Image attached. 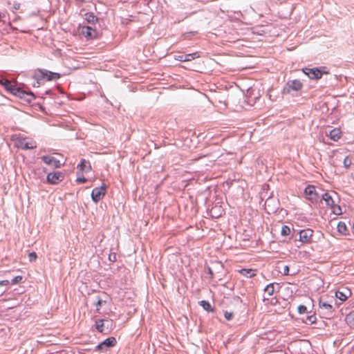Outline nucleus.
<instances>
[{
  "instance_id": "33",
  "label": "nucleus",
  "mask_w": 354,
  "mask_h": 354,
  "mask_svg": "<svg viewBox=\"0 0 354 354\" xmlns=\"http://www.w3.org/2000/svg\"><path fill=\"white\" fill-rule=\"evenodd\" d=\"M224 317L225 318L227 319V320H232L233 317H234V314L232 312H228V311H225L224 312Z\"/></svg>"
},
{
  "instance_id": "21",
  "label": "nucleus",
  "mask_w": 354,
  "mask_h": 354,
  "mask_svg": "<svg viewBox=\"0 0 354 354\" xmlns=\"http://www.w3.org/2000/svg\"><path fill=\"white\" fill-rule=\"evenodd\" d=\"M199 304L207 312H213L214 311V308L212 306V305L210 304V303L208 301L202 300V301H199Z\"/></svg>"
},
{
  "instance_id": "14",
  "label": "nucleus",
  "mask_w": 354,
  "mask_h": 354,
  "mask_svg": "<svg viewBox=\"0 0 354 354\" xmlns=\"http://www.w3.org/2000/svg\"><path fill=\"white\" fill-rule=\"evenodd\" d=\"M84 19L91 24H95L98 21V17L93 12H86Z\"/></svg>"
},
{
  "instance_id": "20",
  "label": "nucleus",
  "mask_w": 354,
  "mask_h": 354,
  "mask_svg": "<svg viewBox=\"0 0 354 354\" xmlns=\"http://www.w3.org/2000/svg\"><path fill=\"white\" fill-rule=\"evenodd\" d=\"M239 272L247 278H251L255 275V270L252 269H241Z\"/></svg>"
},
{
  "instance_id": "27",
  "label": "nucleus",
  "mask_w": 354,
  "mask_h": 354,
  "mask_svg": "<svg viewBox=\"0 0 354 354\" xmlns=\"http://www.w3.org/2000/svg\"><path fill=\"white\" fill-rule=\"evenodd\" d=\"M330 207L332 209V212H333V214H335L336 215L342 214V209H341L339 205H335L334 203V205H331Z\"/></svg>"
},
{
  "instance_id": "16",
  "label": "nucleus",
  "mask_w": 354,
  "mask_h": 354,
  "mask_svg": "<svg viewBox=\"0 0 354 354\" xmlns=\"http://www.w3.org/2000/svg\"><path fill=\"white\" fill-rule=\"evenodd\" d=\"M322 199L324 201L326 205L328 207H330L331 205H334L335 201L333 199L332 196L328 192H325L322 196Z\"/></svg>"
},
{
  "instance_id": "29",
  "label": "nucleus",
  "mask_w": 354,
  "mask_h": 354,
  "mask_svg": "<svg viewBox=\"0 0 354 354\" xmlns=\"http://www.w3.org/2000/svg\"><path fill=\"white\" fill-rule=\"evenodd\" d=\"M21 147L24 149H30L36 147V145H32L28 142H21Z\"/></svg>"
},
{
  "instance_id": "9",
  "label": "nucleus",
  "mask_w": 354,
  "mask_h": 354,
  "mask_svg": "<svg viewBox=\"0 0 354 354\" xmlns=\"http://www.w3.org/2000/svg\"><path fill=\"white\" fill-rule=\"evenodd\" d=\"M41 160L48 165H53L54 168H60L61 163L59 160L55 157L50 156H42L41 158Z\"/></svg>"
},
{
  "instance_id": "40",
  "label": "nucleus",
  "mask_w": 354,
  "mask_h": 354,
  "mask_svg": "<svg viewBox=\"0 0 354 354\" xmlns=\"http://www.w3.org/2000/svg\"><path fill=\"white\" fill-rule=\"evenodd\" d=\"M10 283V281L8 280H2L0 281V286H8Z\"/></svg>"
},
{
  "instance_id": "39",
  "label": "nucleus",
  "mask_w": 354,
  "mask_h": 354,
  "mask_svg": "<svg viewBox=\"0 0 354 354\" xmlns=\"http://www.w3.org/2000/svg\"><path fill=\"white\" fill-rule=\"evenodd\" d=\"M346 319L347 321H349L350 319H352L354 321V311H353L348 315H347Z\"/></svg>"
},
{
  "instance_id": "15",
  "label": "nucleus",
  "mask_w": 354,
  "mask_h": 354,
  "mask_svg": "<svg viewBox=\"0 0 354 354\" xmlns=\"http://www.w3.org/2000/svg\"><path fill=\"white\" fill-rule=\"evenodd\" d=\"M304 194L306 195V196H310L308 198V199L310 200H312L313 198H312V196L313 195H315V196H317V193L316 192V189H315V187L314 185H308L305 189H304Z\"/></svg>"
},
{
  "instance_id": "10",
  "label": "nucleus",
  "mask_w": 354,
  "mask_h": 354,
  "mask_svg": "<svg viewBox=\"0 0 354 354\" xmlns=\"http://www.w3.org/2000/svg\"><path fill=\"white\" fill-rule=\"evenodd\" d=\"M82 33L84 35L87 39H93L96 37L97 31L95 29L93 28L91 26H83L82 29Z\"/></svg>"
},
{
  "instance_id": "8",
  "label": "nucleus",
  "mask_w": 354,
  "mask_h": 354,
  "mask_svg": "<svg viewBox=\"0 0 354 354\" xmlns=\"http://www.w3.org/2000/svg\"><path fill=\"white\" fill-rule=\"evenodd\" d=\"M313 235V231L311 229L301 230L299 232V241L302 243H310Z\"/></svg>"
},
{
  "instance_id": "19",
  "label": "nucleus",
  "mask_w": 354,
  "mask_h": 354,
  "mask_svg": "<svg viewBox=\"0 0 354 354\" xmlns=\"http://www.w3.org/2000/svg\"><path fill=\"white\" fill-rule=\"evenodd\" d=\"M117 343L116 339L114 337H110L102 342V344L104 348H111L114 346Z\"/></svg>"
},
{
  "instance_id": "1",
  "label": "nucleus",
  "mask_w": 354,
  "mask_h": 354,
  "mask_svg": "<svg viewBox=\"0 0 354 354\" xmlns=\"http://www.w3.org/2000/svg\"><path fill=\"white\" fill-rule=\"evenodd\" d=\"M61 77L58 73H54L46 69H37L34 73V79L36 83L33 84L34 86L39 87L40 84L46 81L57 80Z\"/></svg>"
},
{
  "instance_id": "4",
  "label": "nucleus",
  "mask_w": 354,
  "mask_h": 354,
  "mask_svg": "<svg viewBox=\"0 0 354 354\" xmlns=\"http://www.w3.org/2000/svg\"><path fill=\"white\" fill-rule=\"evenodd\" d=\"M325 67L322 68H303V72L305 75H306L311 80H319L320 79L324 74H328V71H325Z\"/></svg>"
},
{
  "instance_id": "37",
  "label": "nucleus",
  "mask_w": 354,
  "mask_h": 354,
  "mask_svg": "<svg viewBox=\"0 0 354 354\" xmlns=\"http://www.w3.org/2000/svg\"><path fill=\"white\" fill-rule=\"evenodd\" d=\"M283 275H288L289 274V266H285L283 269Z\"/></svg>"
},
{
  "instance_id": "41",
  "label": "nucleus",
  "mask_w": 354,
  "mask_h": 354,
  "mask_svg": "<svg viewBox=\"0 0 354 354\" xmlns=\"http://www.w3.org/2000/svg\"><path fill=\"white\" fill-rule=\"evenodd\" d=\"M104 347V345L102 344V342L98 344L96 347H95V350L97 351H99V350H102L103 349Z\"/></svg>"
},
{
  "instance_id": "25",
  "label": "nucleus",
  "mask_w": 354,
  "mask_h": 354,
  "mask_svg": "<svg viewBox=\"0 0 354 354\" xmlns=\"http://www.w3.org/2000/svg\"><path fill=\"white\" fill-rule=\"evenodd\" d=\"M264 292L266 294H267L268 296H271L273 295L274 292V283H271L267 285L264 288Z\"/></svg>"
},
{
  "instance_id": "22",
  "label": "nucleus",
  "mask_w": 354,
  "mask_h": 354,
  "mask_svg": "<svg viewBox=\"0 0 354 354\" xmlns=\"http://www.w3.org/2000/svg\"><path fill=\"white\" fill-rule=\"evenodd\" d=\"M329 137L333 141H337L340 138V131L337 129H334L330 131Z\"/></svg>"
},
{
  "instance_id": "23",
  "label": "nucleus",
  "mask_w": 354,
  "mask_h": 354,
  "mask_svg": "<svg viewBox=\"0 0 354 354\" xmlns=\"http://www.w3.org/2000/svg\"><path fill=\"white\" fill-rule=\"evenodd\" d=\"M106 303V301L103 300L101 297L100 296H96L95 297V299L93 302V305L95 306L96 308V311H99L102 306L103 304H105Z\"/></svg>"
},
{
  "instance_id": "45",
  "label": "nucleus",
  "mask_w": 354,
  "mask_h": 354,
  "mask_svg": "<svg viewBox=\"0 0 354 354\" xmlns=\"http://www.w3.org/2000/svg\"><path fill=\"white\" fill-rule=\"evenodd\" d=\"M280 354H283V353H280Z\"/></svg>"
},
{
  "instance_id": "6",
  "label": "nucleus",
  "mask_w": 354,
  "mask_h": 354,
  "mask_svg": "<svg viewBox=\"0 0 354 354\" xmlns=\"http://www.w3.org/2000/svg\"><path fill=\"white\" fill-rule=\"evenodd\" d=\"M12 95L21 98L26 99V100L30 102L32 98H34V95L31 92H26L23 91L21 88L17 87L16 85H13L12 89L9 92Z\"/></svg>"
},
{
  "instance_id": "30",
  "label": "nucleus",
  "mask_w": 354,
  "mask_h": 354,
  "mask_svg": "<svg viewBox=\"0 0 354 354\" xmlns=\"http://www.w3.org/2000/svg\"><path fill=\"white\" fill-rule=\"evenodd\" d=\"M22 280H23V277L18 275L12 279L11 283L12 284H17V283H21Z\"/></svg>"
},
{
  "instance_id": "44",
  "label": "nucleus",
  "mask_w": 354,
  "mask_h": 354,
  "mask_svg": "<svg viewBox=\"0 0 354 354\" xmlns=\"http://www.w3.org/2000/svg\"><path fill=\"white\" fill-rule=\"evenodd\" d=\"M353 229H354V223H353Z\"/></svg>"
},
{
  "instance_id": "35",
  "label": "nucleus",
  "mask_w": 354,
  "mask_h": 354,
  "mask_svg": "<svg viewBox=\"0 0 354 354\" xmlns=\"http://www.w3.org/2000/svg\"><path fill=\"white\" fill-rule=\"evenodd\" d=\"M109 260L111 262H114L116 261V254L115 253H111L109 255Z\"/></svg>"
},
{
  "instance_id": "34",
  "label": "nucleus",
  "mask_w": 354,
  "mask_h": 354,
  "mask_svg": "<svg viewBox=\"0 0 354 354\" xmlns=\"http://www.w3.org/2000/svg\"><path fill=\"white\" fill-rule=\"evenodd\" d=\"M30 261L32 262L35 261L37 257L36 252H30L28 255Z\"/></svg>"
},
{
  "instance_id": "3",
  "label": "nucleus",
  "mask_w": 354,
  "mask_h": 354,
  "mask_svg": "<svg viewBox=\"0 0 354 354\" xmlns=\"http://www.w3.org/2000/svg\"><path fill=\"white\" fill-rule=\"evenodd\" d=\"M303 87V84L299 80H292L288 81L284 85L282 93L292 94V92H297Z\"/></svg>"
},
{
  "instance_id": "5",
  "label": "nucleus",
  "mask_w": 354,
  "mask_h": 354,
  "mask_svg": "<svg viewBox=\"0 0 354 354\" xmlns=\"http://www.w3.org/2000/svg\"><path fill=\"white\" fill-rule=\"evenodd\" d=\"M106 192V187L104 184H103L100 187H95L91 192V198L92 201L97 203L100 201H101L104 196H105Z\"/></svg>"
},
{
  "instance_id": "12",
  "label": "nucleus",
  "mask_w": 354,
  "mask_h": 354,
  "mask_svg": "<svg viewBox=\"0 0 354 354\" xmlns=\"http://www.w3.org/2000/svg\"><path fill=\"white\" fill-rule=\"evenodd\" d=\"M198 57H199V55L198 54V52H196V53H193L178 55V57L176 58V59L180 62H189V61L194 60V59H196Z\"/></svg>"
},
{
  "instance_id": "18",
  "label": "nucleus",
  "mask_w": 354,
  "mask_h": 354,
  "mask_svg": "<svg viewBox=\"0 0 354 354\" xmlns=\"http://www.w3.org/2000/svg\"><path fill=\"white\" fill-rule=\"evenodd\" d=\"M0 85L2 86L8 92H10L14 84L8 79L0 77Z\"/></svg>"
},
{
  "instance_id": "11",
  "label": "nucleus",
  "mask_w": 354,
  "mask_h": 354,
  "mask_svg": "<svg viewBox=\"0 0 354 354\" xmlns=\"http://www.w3.org/2000/svg\"><path fill=\"white\" fill-rule=\"evenodd\" d=\"M77 168L80 172H88L91 170V165L89 161L85 159H81L80 162L77 165Z\"/></svg>"
},
{
  "instance_id": "26",
  "label": "nucleus",
  "mask_w": 354,
  "mask_h": 354,
  "mask_svg": "<svg viewBox=\"0 0 354 354\" xmlns=\"http://www.w3.org/2000/svg\"><path fill=\"white\" fill-rule=\"evenodd\" d=\"M317 321V317L315 316V314L313 313L312 315H307L306 317V320L304 321V322L306 324H312L315 323Z\"/></svg>"
},
{
  "instance_id": "17",
  "label": "nucleus",
  "mask_w": 354,
  "mask_h": 354,
  "mask_svg": "<svg viewBox=\"0 0 354 354\" xmlns=\"http://www.w3.org/2000/svg\"><path fill=\"white\" fill-rule=\"evenodd\" d=\"M349 295H351L349 290H346L345 292L339 290L335 292V297L341 301H346Z\"/></svg>"
},
{
  "instance_id": "24",
  "label": "nucleus",
  "mask_w": 354,
  "mask_h": 354,
  "mask_svg": "<svg viewBox=\"0 0 354 354\" xmlns=\"http://www.w3.org/2000/svg\"><path fill=\"white\" fill-rule=\"evenodd\" d=\"M337 228V231L342 234H346L348 231L346 223L342 221L338 223Z\"/></svg>"
},
{
  "instance_id": "32",
  "label": "nucleus",
  "mask_w": 354,
  "mask_h": 354,
  "mask_svg": "<svg viewBox=\"0 0 354 354\" xmlns=\"http://www.w3.org/2000/svg\"><path fill=\"white\" fill-rule=\"evenodd\" d=\"M343 163H344V167L348 168V167H350V166L351 165V163H352L351 159L348 156H346L344 159Z\"/></svg>"
},
{
  "instance_id": "13",
  "label": "nucleus",
  "mask_w": 354,
  "mask_h": 354,
  "mask_svg": "<svg viewBox=\"0 0 354 354\" xmlns=\"http://www.w3.org/2000/svg\"><path fill=\"white\" fill-rule=\"evenodd\" d=\"M108 322V320L106 319H98L95 322V328L98 332L104 334H107L109 333L108 328L105 329L104 322Z\"/></svg>"
},
{
  "instance_id": "38",
  "label": "nucleus",
  "mask_w": 354,
  "mask_h": 354,
  "mask_svg": "<svg viewBox=\"0 0 354 354\" xmlns=\"http://www.w3.org/2000/svg\"><path fill=\"white\" fill-rule=\"evenodd\" d=\"M21 8V4L18 2H15L12 6L13 10H18Z\"/></svg>"
},
{
  "instance_id": "42",
  "label": "nucleus",
  "mask_w": 354,
  "mask_h": 354,
  "mask_svg": "<svg viewBox=\"0 0 354 354\" xmlns=\"http://www.w3.org/2000/svg\"><path fill=\"white\" fill-rule=\"evenodd\" d=\"M208 274H209L210 278H213L214 277V272H213L212 270L210 268H208Z\"/></svg>"
},
{
  "instance_id": "7",
  "label": "nucleus",
  "mask_w": 354,
  "mask_h": 354,
  "mask_svg": "<svg viewBox=\"0 0 354 354\" xmlns=\"http://www.w3.org/2000/svg\"><path fill=\"white\" fill-rule=\"evenodd\" d=\"M64 178V174L61 171L48 173L46 176L47 182L52 185H57Z\"/></svg>"
},
{
  "instance_id": "43",
  "label": "nucleus",
  "mask_w": 354,
  "mask_h": 354,
  "mask_svg": "<svg viewBox=\"0 0 354 354\" xmlns=\"http://www.w3.org/2000/svg\"><path fill=\"white\" fill-rule=\"evenodd\" d=\"M5 17V15L3 13H2V12H0V19L1 17Z\"/></svg>"
},
{
  "instance_id": "31",
  "label": "nucleus",
  "mask_w": 354,
  "mask_h": 354,
  "mask_svg": "<svg viewBox=\"0 0 354 354\" xmlns=\"http://www.w3.org/2000/svg\"><path fill=\"white\" fill-rule=\"evenodd\" d=\"M297 310L299 314H305L308 313L307 308L304 305H299L297 308Z\"/></svg>"
},
{
  "instance_id": "2",
  "label": "nucleus",
  "mask_w": 354,
  "mask_h": 354,
  "mask_svg": "<svg viewBox=\"0 0 354 354\" xmlns=\"http://www.w3.org/2000/svg\"><path fill=\"white\" fill-rule=\"evenodd\" d=\"M335 306H337L335 299H330V300H325L321 298L319 301V314L323 318H332L335 314Z\"/></svg>"
},
{
  "instance_id": "36",
  "label": "nucleus",
  "mask_w": 354,
  "mask_h": 354,
  "mask_svg": "<svg viewBox=\"0 0 354 354\" xmlns=\"http://www.w3.org/2000/svg\"><path fill=\"white\" fill-rule=\"evenodd\" d=\"M77 183H84L87 181L86 178L84 176L82 177H78L76 180Z\"/></svg>"
},
{
  "instance_id": "28",
  "label": "nucleus",
  "mask_w": 354,
  "mask_h": 354,
  "mask_svg": "<svg viewBox=\"0 0 354 354\" xmlns=\"http://www.w3.org/2000/svg\"><path fill=\"white\" fill-rule=\"evenodd\" d=\"M290 233V228L288 225H283L281 230L282 236H288Z\"/></svg>"
}]
</instances>
